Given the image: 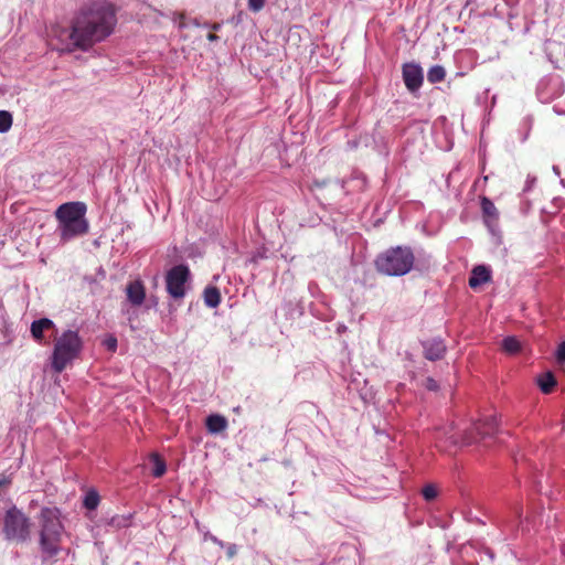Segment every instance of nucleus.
<instances>
[{
	"mask_svg": "<svg viewBox=\"0 0 565 565\" xmlns=\"http://www.w3.org/2000/svg\"><path fill=\"white\" fill-rule=\"evenodd\" d=\"M537 385L543 393L547 394L556 385L555 376L553 373L547 372L537 379Z\"/></svg>",
	"mask_w": 565,
	"mask_h": 565,
	"instance_id": "18",
	"label": "nucleus"
},
{
	"mask_svg": "<svg viewBox=\"0 0 565 565\" xmlns=\"http://www.w3.org/2000/svg\"><path fill=\"white\" fill-rule=\"evenodd\" d=\"M117 24L115 8L106 2H94L81 9L72 30L66 33L67 42L58 47L72 52L75 49L89 50L94 44L110 36Z\"/></svg>",
	"mask_w": 565,
	"mask_h": 565,
	"instance_id": "1",
	"label": "nucleus"
},
{
	"mask_svg": "<svg viewBox=\"0 0 565 565\" xmlns=\"http://www.w3.org/2000/svg\"><path fill=\"white\" fill-rule=\"evenodd\" d=\"M424 356L429 361L441 360L446 353V345L441 338H433L422 342Z\"/></svg>",
	"mask_w": 565,
	"mask_h": 565,
	"instance_id": "12",
	"label": "nucleus"
},
{
	"mask_svg": "<svg viewBox=\"0 0 565 565\" xmlns=\"http://www.w3.org/2000/svg\"><path fill=\"white\" fill-rule=\"evenodd\" d=\"M266 0H248V9L253 12L260 11L265 6Z\"/></svg>",
	"mask_w": 565,
	"mask_h": 565,
	"instance_id": "25",
	"label": "nucleus"
},
{
	"mask_svg": "<svg viewBox=\"0 0 565 565\" xmlns=\"http://www.w3.org/2000/svg\"><path fill=\"white\" fill-rule=\"evenodd\" d=\"M492 278V271L490 266L484 264L476 265L470 273L469 277V287L472 289H477L480 286L489 282Z\"/></svg>",
	"mask_w": 565,
	"mask_h": 565,
	"instance_id": "13",
	"label": "nucleus"
},
{
	"mask_svg": "<svg viewBox=\"0 0 565 565\" xmlns=\"http://www.w3.org/2000/svg\"><path fill=\"white\" fill-rule=\"evenodd\" d=\"M486 553H487V555L490 557V559H491V561H493V558H494V554H493V552H492V551H490V550H487V551H486Z\"/></svg>",
	"mask_w": 565,
	"mask_h": 565,
	"instance_id": "35",
	"label": "nucleus"
},
{
	"mask_svg": "<svg viewBox=\"0 0 565 565\" xmlns=\"http://www.w3.org/2000/svg\"><path fill=\"white\" fill-rule=\"evenodd\" d=\"M150 460L153 465L152 476L154 478H161L167 471L166 461L157 452L150 455Z\"/></svg>",
	"mask_w": 565,
	"mask_h": 565,
	"instance_id": "17",
	"label": "nucleus"
},
{
	"mask_svg": "<svg viewBox=\"0 0 565 565\" xmlns=\"http://www.w3.org/2000/svg\"><path fill=\"white\" fill-rule=\"evenodd\" d=\"M498 430V420L495 416H489L482 420L476 422L472 426L467 429L461 436H457L454 433L449 434L448 438L455 445L461 443V445L469 446L477 443L479 439L491 437Z\"/></svg>",
	"mask_w": 565,
	"mask_h": 565,
	"instance_id": "7",
	"label": "nucleus"
},
{
	"mask_svg": "<svg viewBox=\"0 0 565 565\" xmlns=\"http://www.w3.org/2000/svg\"><path fill=\"white\" fill-rule=\"evenodd\" d=\"M61 510L56 507H43L39 514V545L43 561L55 557L61 552L64 525Z\"/></svg>",
	"mask_w": 565,
	"mask_h": 565,
	"instance_id": "2",
	"label": "nucleus"
},
{
	"mask_svg": "<svg viewBox=\"0 0 565 565\" xmlns=\"http://www.w3.org/2000/svg\"><path fill=\"white\" fill-rule=\"evenodd\" d=\"M482 222L490 235L493 245L503 244V233L500 227V213L494 203L487 196L480 198Z\"/></svg>",
	"mask_w": 565,
	"mask_h": 565,
	"instance_id": "8",
	"label": "nucleus"
},
{
	"mask_svg": "<svg viewBox=\"0 0 565 565\" xmlns=\"http://www.w3.org/2000/svg\"><path fill=\"white\" fill-rule=\"evenodd\" d=\"M87 206L84 202H67L61 204L54 215L57 220V232L63 243L83 236L88 232L86 218Z\"/></svg>",
	"mask_w": 565,
	"mask_h": 565,
	"instance_id": "3",
	"label": "nucleus"
},
{
	"mask_svg": "<svg viewBox=\"0 0 565 565\" xmlns=\"http://www.w3.org/2000/svg\"><path fill=\"white\" fill-rule=\"evenodd\" d=\"M553 171L555 172V174H559V168L557 166L553 167Z\"/></svg>",
	"mask_w": 565,
	"mask_h": 565,
	"instance_id": "37",
	"label": "nucleus"
},
{
	"mask_svg": "<svg viewBox=\"0 0 565 565\" xmlns=\"http://www.w3.org/2000/svg\"><path fill=\"white\" fill-rule=\"evenodd\" d=\"M470 565H475L473 563H471Z\"/></svg>",
	"mask_w": 565,
	"mask_h": 565,
	"instance_id": "38",
	"label": "nucleus"
},
{
	"mask_svg": "<svg viewBox=\"0 0 565 565\" xmlns=\"http://www.w3.org/2000/svg\"><path fill=\"white\" fill-rule=\"evenodd\" d=\"M502 349L510 354H515L521 350V342L513 335L505 337L502 340Z\"/></svg>",
	"mask_w": 565,
	"mask_h": 565,
	"instance_id": "19",
	"label": "nucleus"
},
{
	"mask_svg": "<svg viewBox=\"0 0 565 565\" xmlns=\"http://www.w3.org/2000/svg\"><path fill=\"white\" fill-rule=\"evenodd\" d=\"M190 276L189 267L183 264L175 265L167 271V291L173 299H181L185 296V284L189 281Z\"/></svg>",
	"mask_w": 565,
	"mask_h": 565,
	"instance_id": "9",
	"label": "nucleus"
},
{
	"mask_svg": "<svg viewBox=\"0 0 565 565\" xmlns=\"http://www.w3.org/2000/svg\"><path fill=\"white\" fill-rule=\"evenodd\" d=\"M218 39L217 35H215L214 33H209L207 34V40L213 42V41H216Z\"/></svg>",
	"mask_w": 565,
	"mask_h": 565,
	"instance_id": "33",
	"label": "nucleus"
},
{
	"mask_svg": "<svg viewBox=\"0 0 565 565\" xmlns=\"http://www.w3.org/2000/svg\"><path fill=\"white\" fill-rule=\"evenodd\" d=\"M130 519H131L130 514H128V515H114L109 520L108 524L111 527H115V529H124V527H128L130 525Z\"/></svg>",
	"mask_w": 565,
	"mask_h": 565,
	"instance_id": "22",
	"label": "nucleus"
},
{
	"mask_svg": "<svg viewBox=\"0 0 565 565\" xmlns=\"http://www.w3.org/2000/svg\"><path fill=\"white\" fill-rule=\"evenodd\" d=\"M403 81L411 93H416L423 85V68L416 63H406L403 65Z\"/></svg>",
	"mask_w": 565,
	"mask_h": 565,
	"instance_id": "10",
	"label": "nucleus"
},
{
	"mask_svg": "<svg viewBox=\"0 0 565 565\" xmlns=\"http://www.w3.org/2000/svg\"><path fill=\"white\" fill-rule=\"evenodd\" d=\"M470 547H472V546H471V545H469V546H468V545H463V546L461 547V554H462V555L468 554V550H469Z\"/></svg>",
	"mask_w": 565,
	"mask_h": 565,
	"instance_id": "34",
	"label": "nucleus"
},
{
	"mask_svg": "<svg viewBox=\"0 0 565 565\" xmlns=\"http://www.w3.org/2000/svg\"><path fill=\"white\" fill-rule=\"evenodd\" d=\"M414 259L412 249H385L377 255L375 267L386 276H404L412 269Z\"/></svg>",
	"mask_w": 565,
	"mask_h": 565,
	"instance_id": "5",
	"label": "nucleus"
},
{
	"mask_svg": "<svg viewBox=\"0 0 565 565\" xmlns=\"http://www.w3.org/2000/svg\"><path fill=\"white\" fill-rule=\"evenodd\" d=\"M212 29H213L214 31H218V30L221 29V24H213V25H212Z\"/></svg>",
	"mask_w": 565,
	"mask_h": 565,
	"instance_id": "36",
	"label": "nucleus"
},
{
	"mask_svg": "<svg viewBox=\"0 0 565 565\" xmlns=\"http://www.w3.org/2000/svg\"><path fill=\"white\" fill-rule=\"evenodd\" d=\"M205 426L209 433L218 434L226 429L227 419L218 414H212L206 417Z\"/></svg>",
	"mask_w": 565,
	"mask_h": 565,
	"instance_id": "15",
	"label": "nucleus"
},
{
	"mask_svg": "<svg viewBox=\"0 0 565 565\" xmlns=\"http://www.w3.org/2000/svg\"><path fill=\"white\" fill-rule=\"evenodd\" d=\"M268 250H269V249H262V250H260V249H258V250H257V253H255V254L250 257L249 262H250V263H257L259 259L267 258V257H268V255H267L266 253H267Z\"/></svg>",
	"mask_w": 565,
	"mask_h": 565,
	"instance_id": "28",
	"label": "nucleus"
},
{
	"mask_svg": "<svg viewBox=\"0 0 565 565\" xmlns=\"http://www.w3.org/2000/svg\"><path fill=\"white\" fill-rule=\"evenodd\" d=\"M556 360L559 363H565V341H563L556 350Z\"/></svg>",
	"mask_w": 565,
	"mask_h": 565,
	"instance_id": "26",
	"label": "nucleus"
},
{
	"mask_svg": "<svg viewBox=\"0 0 565 565\" xmlns=\"http://www.w3.org/2000/svg\"><path fill=\"white\" fill-rule=\"evenodd\" d=\"M209 539H210L213 543L217 544L218 546H221V547H223V546H224L223 541L218 540L216 536H214V535L210 534V535H209Z\"/></svg>",
	"mask_w": 565,
	"mask_h": 565,
	"instance_id": "31",
	"label": "nucleus"
},
{
	"mask_svg": "<svg viewBox=\"0 0 565 565\" xmlns=\"http://www.w3.org/2000/svg\"><path fill=\"white\" fill-rule=\"evenodd\" d=\"M2 533L7 541L24 543L31 536V520L17 505L11 504L2 519Z\"/></svg>",
	"mask_w": 565,
	"mask_h": 565,
	"instance_id": "6",
	"label": "nucleus"
},
{
	"mask_svg": "<svg viewBox=\"0 0 565 565\" xmlns=\"http://www.w3.org/2000/svg\"><path fill=\"white\" fill-rule=\"evenodd\" d=\"M55 329V323L49 318H41L31 323V334L40 343L44 340V331Z\"/></svg>",
	"mask_w": 565,
	"mask_h": 565,
	"instance_id": "14",
	"label": "nucleus"
},
{
	"mask_svg": "<svg viewBox=\"0 0 565 565\" xmlns=\"http://www.w3.org/2000/svg\"><path fill=\"white\" fill-rule=\"evenodd\" d=\"M83 349V341L77 331L66 330L54 343L51 366L56 373L63 372Z\"/></svg>",
	"mask_w": 565,
	"mask_h": 565,
	"instance_id": "4",
	"label": "nucleus"
},
{
	"mask_svg": "<svg viewBox=\"0 0 565 565\" xmlns=\"http://www.w3.org/2000/svg\"><path fill=\"white\" fill-rule=\"evenodd\" d=\"M445 76L446 71L440 65L431 66L427 73V79L433 84L441 82L445 78Z\"/></svg>",
	"mask_w": 565,
	"mask_h": 565,
	"instance_id": "21",
	"label": "nucleus"
},
{
	"mask_svg": "<svg viewBox=\"0 0 565 565\" xmlns=\"http://www.w3.org/2000/svg\"><path fill=\"white\" fill-rule=\"evenodd\" d=\"M12 126V115L7 110H0V132L4 134Z\"/></svg>",
	"mask_w": 565,
	"mask_h": 565,
	"instance_id": "23",
	"label": "nucleus"
},
{
	"mask_svg": "<svg viewBox=\"0 0 565 565\" xmlns=\"http://www.w3.org/2000/svg\"><path fill=\"white\" fill-rule=\"evenodd\" d=\"M9 479H7L6 477L1 478L0 479V488L7 486L9 483Z\"/></svg>",
	"mask_w": 565,
	"mask_h": 565,
	"instance_id": "32",
	"label": "nucleus"
},
{
	"mask_svg": "<svg viewBox=\"0 0 565 565\" xmlns=\"http://www.w3.org/2000/svg\"><path fill=\"white\" fill-rule=\"evenodd\" d=\"M104 345L107 350L115 352L117 349V339L115 337H109L104 341Z\"/></svg>",
	"mask_w": 565,
	"mask_h": 565,
	"instance_id": "27",
	"label": "nucleus"
},
{
	"mask_svg": "<svg viewBox=\"0 0 565 565\" xmlns=\"http://www.w3.org/2000/svg\"><path fill=\"white\" fill-rule=\"evenodd\" d=\"M99 494L95 489H90L85 493L83 505L87 510H95L99 504Z\"/></svg>",
	"mask_w": 565,
	"mask_h": 565,
	"instance_id": "20",
	"label": "nucleus"
},
{
	"mask_svg": "<svg viewBox=\"0 0 565 565\" xmlns=\"http://www.w3.org/2000/svg\"><path fill=\"white\" fill-rule=\"evenodd\" d=\"M426 387L429 391H436V390H438V383L434 379L429 377V379H427Z\"/></svg>",
	"mask_w": 565,
	"mask_h": 565,
	"instance_id": "29",
	"label": "nucleus"
},
{
	"mask_svg": "<svg viewBox=\"0 0 565 565\" xmlns=\"http://www.w3.org/2000/svg\"><path fill=\"white\" fill-rule=\"evenodd\" d=\"M203 297H204V302L209 308H216L221 302L220 290L212 285H207L205 287Z\"/></svg>",
	"mask_w": 565,
	"mask_h": 565,
	"instance_id": "16",
	"label": "nucleus"
},
{
	"mask_svg": "<svg viewBox=\"0 0 565 565\" xmlns=\"http://www.w3.org/2000/svg\"><path fill=\"white\" fill-rule=\"evenodd\" d=\"M125 291H126L127 301L132 307H139L145 302L146 288H145L143 282L140 279L129 281L126 286Z\"/></svg>",
	"mask_w": 565,
	"mask_h": 565,
	"instance_id": "11",
	"label": "nucleus"
},
{
	"mask_svg": "<svg viewBox=\"0 0 565 565\" xmlns=\"http://www.w3.org/2000/svg\"><path fill=\"white\" fill-rule=\"evenodd\" d=\"M236 554V546L234 544L228 545L227 555L228 557H233Z\"/></svg>",
	"mask_w": 565,
	"mask_h": 565,
	"instance_id": "30",
	"label": "nucleus"
},
{
	"mask_svg": "<svg viewBox=\"0 0 565 565\" xmlns=\"http://www.w3.org/2000/svg\"><path fill=\"white\" fill-rule=\"evenodd\" d=\"M423 498L426 501H433L438 495V490L434 484H426L422 490Z\"/></svg>",
	"mask_w": 565,
	"mask_h": 565,
	"instance_id": "24",
	"label": "nucleus"
}]
</instances>
